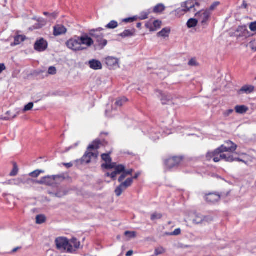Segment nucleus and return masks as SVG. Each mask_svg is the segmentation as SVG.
<instances>
[{"label":"nucleus","instance_id":"obj_1","mask_svg":"<svg viewBox=\"0 0 256 256\" xmlns=\"http://www.w3.org/2000/svg\"><path fill=\"white\" fill-rule=\"evenodd\" d=\"M94 41L88 34H84L80 36H75L69 39L66 42L67 47L74 52L82 51L91 47Z\"/></svg>","mask_w":256,"mask_h":256},{"label":"nucleus","instance_id":"obj_2","mask_svg":"<svg viewBox=\"0 0 256 256\" xmlns=\"http://www.w3.org/2000/svg\"><path fill=\"white\" fill-rule=\"evenodd\" d=\"M102 158L104 162L102 167L104 169L114 170L112 173L107 172L106 175L110 176L112 179H115L118 174H120L124 170V166L121 164L117 165L114 162H112V160L109 154H102Z\"/></svg>","mask_w":256,"mask_h":256},{"label":"nucleus","instance_id":"obj_3","mask_svg":"<svg viewBox=\"0 0 256 256\" xmlns=\"http://www.w3.org/2000/svg\"><path fill=\"white\" fill-rule=\"evenodd\" d=\"M181 8L175 10L176 15L180 16L190 12L194 13L200 8V4L198 0H187L181 4Z\"/></svg>","mask_w":256,"mask_h":256},{"label":"nucleus","instance_id":"obj_4","mask_svg":"<svg viewBox=\"0 0 256 256\" xmlns=\"http://www.w3.org/2000/svg\"><path fill=\"white\" fill-rule=\"evenodd\" d=\"M99 141L95 140L88 146L86 152L82 158L83 162L88 164L92 160L96 158L98 155L97 149L99 147Z\"/></svg>","mask_w":256,"mask_h":256},{"label":"nucleus","instance_id":"obj_5","mask_svg":"<svg viewBox=\"0 0 256 256\" xmlns=\"http://www.w3.org/2000/svg\"><path fill=\"white\" fill-rule=\"evenodd\" d=\"M103 30L104 29L102 28L92 29L89 31V33L88 34V36L92 38V37L95 38L99 46H102V47L105 46L108 43L107 40L103 38L104 35L102 32Z\"/></svg>","mask_w":256,"mask_h":256},{"label":"nucleus","instance_id":"obj_6","mask_svg":"<svg viewBox=\"0 0 256 256\" xmlns=\"http://www.w3.org/2000/svg\"><path fill=\"white\" fill-rule=\"evenodd\" d=\"M57 248L60 250L72 252V246L68 244V240L65 238L60 237L56 240Z\"/></svg>","mask_w":256,"mask_h":256},{"label":"nucleus","instance_id":"obj_7","mask_svg":"<svg viewBox=\"0 0 256 256\" xmlns=\"http://www.w3.org/2000/svg\"><path fill=\"white\" fill-rule=\"evenodd\" d=\"M210 16V10H199L195 14V16L203 26H207L208 24Z\"/></svg>","mask_w":256,"mask_h":256},{"label":"nucleus","instance_id":"obj_8","mask_svg":"<svg viewBox=\"0 0 256 256\" xmlns=\"http://www.w3.org/2000/svg\"><path fill=\"white\" fill-rule=\"evenodd\" d=\"M237 148V146L231 141H226L225 143L218 148L217 149L219 153L224 152H234Z\"/></svg>","mask_w":256,"mask_h":256},{"label":"nucleus","instance_id":"obj_9","mask_svg":"<svg viewBox=\"0 0 256 256\" xmlns=\"http://www.w3.org/2000/svg\"><path fill=\"white\" fill-rule=\"evenodd\" d=\"M162 21L159 20H150L147 22L145 24V26L150 32L156 31L160 29L162 26Z\"/></svg>","mask_w":256,"mask_h":256},{"label":"nucleus","instance_id":"obj_10","mask_svg":"<svg viewBox=\"0 0 256 256\" xmlns=\"http://www.w3.org/2000/svg\"><path fill=\"white\" fill-rule=\"evenodd\" d=\"M106 63L109 69L115 70L120 67L119 60L113 56L106 58Z\"/></svg>","mask_w":256,"mask_h":256},{"label":"nucleus","instance_id":"obj_11","mask_svg":"<svg viewBox=\"0 0 256 256\" xmlns=\"http://www.w3.org/2000/svg\"><path fill=\"white\" fill-rule=\"evenodd\" d=\"M180 157L174 156L166 160L165 162V164L167 169H170L179 164L182 162Z\"/></svg>","mask_w":256,"mask_h":256},{"label":"nucleus","instance_id":"obj_12","mask_svg":"<svg viewBox=\"0 0 256 256\" xmlns=\"http://www.w3.org/2000/svg\"><path fill=\"white\" fill-rule=\"evenodd\" d=\"M48 42L43 38L37 40L34 44V49L39 52L44 51L48 48Z\"/></svg>","mask_w":256,"mask_h":256},{"label":"nucleus","instance_id":"obj_13","mask_svg":"<svg viewBox=\"0 0 256 256\" xmlns=\"http://www.w3.org/2000/svg\"><path fill=\"white\" fill-rule=\"evenodd\" d=\"M219 159L220 161L223 160H224L226 162H232L234 161H238L246 164V162L242 160H241L238 158H234V156L232 154H225L224 153H220Z\"/></svg>","mask_w":256,"mask_h":256},{"label":"nucleus","instance_id":"obj_14","mask_svg":"<svg viewBox=\"0 0 256 256\" xmlns=\"http://www.w3.org/2000/svg\"><path fill=\"white\" fill-rule=\"evenodd\" d=\"M56 176H46L42 178L40 180L36 181V182L38 184H44L48 186L52 185L54 184Z\"/></svg>","mask_w":256,"mask_h":256},{"label":"nucleus","instance_id":"obj_15","mask_svg":"<svg viewBox=\"0 0 256 256\" xmlns=\"http://www.w3.org/2000/svg\"><path fill=\"white\" fill-rule=\"evenodd\" d=\"M219 154L217 149L214 151L208 152L206 156V160L209 162L213 160L215 162H220Z\"/></svg>","mask_w":256,"mask_h":256},{"label":"nucleus","instance_id":"obj_16","mask_svg":"<svg viewBox=\"0 0 256 256\" xmlns=\"http://www.w3.org/2000/svg\"><path fill=\"white\" fill-rule=\"evenodd\" d=\"M220 196L216 193H210L205 196L204 198L206 202L210 203H214L220 200Z\"/></svg>","mask_w":256,"mask_h":256},{"label":"nucleus","instance_id":"obj_17","mask_svg":"<svg viewBox=\"0 0 256 256\" xmlns=\"http://www.w3.org/2000/svg\"><path fill=\"white\" fill-rule=\"evenodd\" d=\"M67 29L62 24H57L54 27V35L58 36L65 34Z\"/></svg>","mask_w":256,"mask_h":256},{"label":"nucleus","instance_id":"obj_18","mask_svg":"<svg viewBox=\"0 0 256 256\" xmlns=\"http://www.w3.org/2000/svg\"><path fill=\"white\" fill-rule=\"evenodd\" d=\"M171 29L169 27L163 28L160 32L157 33V36L163 39H167L169 38Z\"/></svg>","mask_w":256,"mask_h":256},{"label":"nucleus","instance_id":"obj_19","mask_svg":"<svg viewBox=\"0 0 256 256\" xmlns=\"http://www.w3.org/2000/svg\"><path fill=\"white\" fill-rule=\"evenodd\" d=\"M21 112V110L20 108H16L14 110L13 112L8 111L6 113V114L8 116V117L4 118V120H12L16 118L18 116Z\"/></svg>","mask_w":256,"mask_h":256},{"label":"nucleus","instance_id":"obj_20","mask_svg":"<svg viewBox=\"0 0 256 256\" xmlns=\"http://www.w3.org/2000/svg\"><path fill=\"white\" fill-rule=\"evenodd\" d=\"M88 64L90 67L94 70H99L102 68V64L98 60H92L89 61Z\"/></svg>","mask_w":256,"mask_h":256},{"label":"nucleus","instance_id":"obj_21","mask_svg":"<svg viewBox=\"0 0 256 256\" xmlns=\"http://www.w3.org/2000/svg\"><path fill=\"white\" fill-rule=\"evenodd\" d=\"M254 90V87L252 85H246L243 86L239 91L240 94H250Z\"/></svg>","mask_w":256,"mask_h":256},{"label":"nucleus","instance_id":"obj_22","mask_svg":"<svg viewBox=\"0 0 256 256\" xmlns=\"http://www.w3.org/2000/svg\"><path fill=\"white\" fill-rule=\"evenodd\" d=\"M212 220V218L208 216H204L201 215L196 216V218L194 219L193 222L194 223L196 224H200L204 222H210Z\"/></svg>","mask_w":256,"mask_h":256},{"label":"nucleus","instance_id":"obj_23","mask_svg":"<svg viewBox=\"0 0 256 256\" xmlns=\"http://www.w3.org/2000/svg\"><path fill=\"white\" fill-rule=\"evenodd\" d=\"M68 244L72 246V252L75 251L80 246V242L75 238H72L70 240H68Z\"/></svg>","mask_w":256,"mask_h":256},{"label":"nucleus","instance_id":"obj_24","mask_svg":"<svg viewBox=\"0 0 256 256\" xmlns=\"http://www.w3.org/2000/svg\"><path fill=\"white\" fill-rule=\"evenodd\" d=\"M136 30L134 28L131 30H126L122 32L119 34L120 36L123 38L134 36L135 34Z\"/></svg>","mask_w":256,"mask_h":256},{"label":"nucleus","instance_id":"obj_25","mask_svg":"<svg viewBox=\"0 0 256 256\" xmlns=\"http://www.w3.org/2000/svg\"><path fill=\"white\" fill-rule=\"evenodd\" d=\"M236 32H240V34H237L238 36H248V32L245 26H239Z\"/></svg>","mask_w":256,"mask_h":256},{"label":"nucleus","instance_id":"obj_26","mask_svg":"<svg viewBox=\"0 0 256 256\" xmlns=\"http://www.w3.org/2000/svg\"><path fill=\"white\" fill-rule=\"evenodd\" d=\"M132 170L126 171L124 169L120 174H121L120 177L118 178V182H122L128 176H132Z\"/></svg>","mask_w":256,"mask_h":256},{"label":"nucleus","instance_id":"obj_27","mask_svg":"<svg viewBox=\"0 0 256 256\" xmlns=\"http://www.w3.org/2000/svg\"><path fill=\"white\" fill-rule=\"evenodd\" d=\"M26 40V36L22 35H18L14 38V43L11 44V46H15L20 44L21 42Z\"/></svg>","mask_w":256,"mask_h":256},{"label":"nucleus","instance_id":"obj_28","mask_svg":"<svg viewBox=\"0 0 256 256\" xmlns=\"http://www.w3.org/2000/svg\"><path fill=\"white\" fill-rule=\"evenodd\" d=\"M198 24V20L194 18H190L187 22L186 26L188 28H195Z\"/></svg>","mask_w":256,"mask_h":256},{"label":"nucleus","instance_id":"obj_29","mask_svg":"<svg viewBox=\"0 0 256 256\" xmlns=\"http://www.w3.org/2000/svg\"><path fill=\"white\" fill-rule=\"evenodd\" d=\"M248 110V108L244 105L236 106L235 107L236 112L240 114H245Z\"/></svg>","mask_w":256,"mask_h":256},{"label":"nucleus","instance_id":"obj_30","mask_svg":"<svg viewBox=\"0 0 256 256\" xmlns=\"http://www.w3.org/2000/svg\"><path fill=\"white\" fill-rule=\"evenodd\" d=\"M165 9V6L162 4H158L154 8V12L155 13H161Z\"/></svg>","mask_w":256,"mask_h":256},{"label":"nucleus","instance_id":"obj_31","mask_svg":"<svg viewBox=\"0 0 256 256\" xmlns=\"http://www.w3.org/2000/svg\"><path fill=\"white\" fill-rule=\"evenodd\" d=\"M124 235L127 238V240H130L136 236V232L134 231H126L124 232Z\"/></svg>","mask_w":256,"mask_h":256},{"label":"nucleus","instance_id":"obj_32","mask_svg":"<svg viewBox=\"0 0 256 256\" xmlns=\"http://www.w3.org/2000/svg\"><path fill=\"white\" fill-rule=\"evenodd\" d=\"M133 182V178H128L124 182L121 183L122 186H123L124 189L130 186Z\"/></svg>","mask_w":256,"mask_h":256},{"label":"nucleus","instance_id":"obj_33","mask_svg":"<svg viewBox=\"0 0 256 256\" xmlns=\"http://www.w3.org/2000/svg\"><path fill=\"white\" fill-rule=\"evenodd\" d=\"M46 220L45 216L43 214L38 215L36 216V223L37 224H42L44 223Z\"/></svg>","mask_w":256,"mask_h":256},{"label":"nucleus","instance_id":"obj_34","mask_svg":"<svg viewBox=\"0 0 256 256\" xmlns=\"http://www.w3.org/2000/svg\"><path fill=\"white\" fill-rule=\"evenodd\" d=\"M38 24L36 26V28H40L45 26L46 24V22L45 20L42 18H39L38 19Z\"/></svg>","mask_w":256,"mask_h":256},{"label":"nucleus","instance_id":"obj_35","mask_svg":"<svg viewBox=\"0 0 256 256\" xmlns=\"http://www.w3.org/2000/svg\"><path fill=\"white\" fill-rule=\"evenodd\" d=\"M118 26V24L116 21L112 20L106 26V28L108 29H114Z\"/></svg>","mask_w":256,"mask_h":256},{"label":"nucleus","instance_id":"obj_36","mask_svg":"<svg viewBox=\"0 0 256 256\" xmlns=\"http://www.w3.org/2000/svg\"><path fill=\"white\" fill-rule=\"evenodd\" d=\"M150 11L148 10L146 12H142L140 14V16L138 17V18L140 20H146L148 18V16L150 14Z\"/></svg>","mask_w":256,"mask_h":256},{"label":"nucleus","instance_id":"obj_37","mask_svg":"<svg viewBox=\"0 0 256 256\" xmlns=\"http://www.w3.org/2000/svg\"><path fill=\"white\" fill-rule=\"evenodd\" d=\"M166 250L162 247H159L155 249L154 250V256H158L160 254H162L165 252Z\"/></svg>","mask_w":256,"mask_h":256},{"label":"nucleus","instance_id":"obj_38","mask_svg":"<svg viewBox=\"0 0 256 256\" xmlns=\"http://www.w3.org/2000/svg\"><path fill=\"white\" fill-rule=\"evenodd\" d=\"M44 170H36L30 172L29 174V175L30 176L33 177V178H37L40 176V174L44 173Z\"/></svg>","mask_w":256,"mask_h":256},{"label":"nucleus","instance_id":"obj_39","mask_svg":"<svg viewBox=\"0 0 256 256\" xmlns=\"http://www.w3.org/2000/svg\"><path fill=\"white\" fill-rule=\"evenodd\" d=\"M124 190L125 189L124 188V186H122V184H120L118 188H116L115 190L116 194L118 196H120Z\"/></svg>","mask_w":256,"mask_h":256},{"label":"nucleus","instance_id":"obj_40","mask_svg":"<svg viewBox=\"0 0 256 256\" xmlns=\"http://www.w3.org/2000/svg\"><path fill=\"white\" fill-rule=\"evenodd\" d=\"M34 107L33 102H29L24 106V108L22 110V112H25L27 111L30 110Z\"/></svg>","mask_w":256,"mask_h":256},{"label":"nucleus","instance_id":"obj_41","mask_svg":"<svg viewBox=\"0 0 256 256\" xmlns=\"http://www.w3.org/2000/svg\"><path fill=\"white\" fill-rule=\"evenodd\" d=\"M249 28L252 32H256V21L250 22L249 24Z\"/></svg>","mask_w":256,"mask_h":256},{"label":"nucleus","instance_id":"obj_42","mask_svg":"<svg viewBox=\"0 0 256 256\" xmlns=\"http://www.w3.org/2000/svg\"><path fill=\"white\" fill-rule=\"evenodd\" d=\"M48 73L50 75H54L56 73V69L54 66H50L48 71Z\"/></svg>","mask_w":256,"mask_h":256},{"label":"nucleus","instance_id":"obj_43","mask_svg":"<svg viewBox=\"0 0 256 256\" xmlns=\"http://www.w3.org/2000/svg\"><path fill=\"white\" fill-rule=\"evenodd\" d=\"M18 166H16V164H14L12 170V172L10 173V176H16L18 173Z\"/></svg>","mask_w":256,"mask_h":256},{"label":"nucleus","instance_id":"obj_44","mask_svg":"<svg viewBox=\"0 0 256 256\" xmlns=\"http://www.w3.org/2000/svg\"><path fill=\"white\" fill-rule=\"evenodd\" d=\"M137 19H138V17L137 16H134L132 18H124L122 20V21L125 22H132Z\"/></svg>","mask_w":256,"mask_h":256},{"label":"nucleus","instance_id":"obj_45","mask_svg":"<svg viewBox=\"0 0 256 256\" xmlns=\"http://www.w3.org/2000/svg\"><path fill=\"white\" fill-rule=\"evenodd\" d=\"M126 98H120V99H118V100L116 102V104L118 106H122V104H124V103L125 102H126Z\"/></svg>","mask_w":256,"mask_h":256},{"label":"nucleus","instance_id":"obj_46","mask_svg":"<svg viewBox=\"0 0 256 256\" xmlns=\"http://www.w3.org/2000/svg\"><path fill=\"white\" fill-rule=\"evenodd\" d=\"M12 181L14 182V184L15 185H20L24 183L23 180L20 178L14 179L12 180Z\"/></svg>","mask_w":256,"mask_h":256},{"label":"nucleus","instance_id":"obj_47","mask_svg":"<svg viewBox=\"0 0 256 256\" xmlns=\"http://www.w3.org/2000/svg\"><path fill=\"white\" fill-rule=\"evenodd\" d=\"M162 218V215L160 214H154L151 216V219L154 220L156 219H160Z\"/></svg>","mask_w":256,"mask_h":256},{"label":"nucleus","instance_id":"obj_48","mask_svg":"<svg viewBox=\"0 0 256 256\" xmlns=\"http://www.w3.org/2000/svg\"><path fill=\"white\" fill-rule=\"evenodd\" d=\"M188 64L190 66H198V64L196 59L192 58L188 62Z\"/></svg>","mask_w":256,"mask_h":256},{"label":"nucleus","instance_id":"obj_49","mask_svg":"<svg viewBox=\"0 0 256 256\" xmlns=\"http://www.w3.org/2000/svg\"><path fill=\"white\" fill-rule=\"evenodd\" d=\"M250 47L253 51H256V42L254 41H252L250 43Z\"/></svg>","mask_w":256,"mask_h":256},{"label":"nucleus","instance_id":"obj_50","mask_svg":"<svg viewBox=\"0 0 256 256\" xmlns=\"http://www.w3.org/2000/svg\"><path fill=\"white\" fill-rule=\"evenodd\" d=\"M181 232V230L180 228L176 229L172 232L170 234V235L173 236H178L180 234Z\"/></svg>","mask_w":256,"mask_h":256},{"label":"nucleus","instance_id":"obj_51","mask_svg":"<svg viewBox=\"0 0 256 256\" xmlns=\"http://www.w3.org/2000/svg\"><path fill=\"white\" fill-rule=\"evenodd\" d=\"M220 4L219 2H215L210 8V10H214L216 6H218Z\"/></svg>","mask_w":256,"mask_h":256},{"label":"nucleus","instance_id":"obj_52","mask_svg":"<svg viewBox=\"0 0 256 256\" xmlns=\"http://www.w3.org/2000/svg\"><path fill=\"white\" fill-rule=\"evenodd\" d=\"M6 69V67L4 64H0V74Z\"/></svg>","mask_w":256,"mask_h":256},{"label":"nucleus","instance_id":"obj_53","mask_svg":"<svg viewBox=\"0 0 256 256\" xmlns=\"http://www.w3.org/2000/svg\"><path fill=\"white\" fill-rule=\"evenodd\" d=\"M233 112H234V110H228L224 112V115L226 116H228L230 114H232Z\"/></svg>","mask_w":256,"mask_h":256},{"label":"nucleus","instance_id":"obj_54","mask_svg":"<svg viewBox=\"0 0 256 256\" xmlns=\"http://www.w3.org/2000/svg\"><path fill=\"white\" fill-rule=\"evenodd\" d=\"M44 14L45 15V16H49L51 17H52V18H55V16L54 14H50L47 12H44Z\"/></svg>","mask_w":256,"mask_h":256},{"label":"nucleus","instance_id":"obj_55","mask_svg":"<svg viewBox=\"0 0 256 256\" xmlns=\"http://www.w3.org/2000/svg\"><path fill=\"white\" fill-rule=\"evenodd\" d=\"M132 254H133V251L132 250H128L126 253V256H131Z\"/></svg>","mask_w":256,"mask_h":256},{"label":"nucleus","instance_id":"obj_56","mask_svg":"<svg viewBox=\"0 0 256 256\" xmlns=\"http://www.w3.org/2000/svg\"><path fill=\"white\" fill-rule=\"evenodd\" d=\"M65 194H66L65 193H64L62 194L58 193V194H56V196H58V197H61V196H64Z\"/></svg>","mask_w":256,"mask_h":256},{"label":"nucleus","instance_id":"obj_57","mask_svg":"<svg viewBox=\"0 0 256 256\" xmlns=\"http://www.w3.org/2000/svg\"><path fill=\"white\" fill-rule=\"evenodd\" d=\"M140 174L139 172L137 173V174L135 175V176L132 178H133V180H134V178H137L138 177V176H140Z\"/></svg>","mask_w":256,"mask_h":256},{"label":"nucleus","instance_id":"obj_58","mask_svg":"<svg viewBox=\"0 0 256 256\" xmlns=\"http://www.w3.org/2000/svg\"><path fill=\"white\" fill-rule=\"evenodd\" d=\"M7 184H14V182L12 181V180H10L8 181L7 182Z\"/></svg>","mask_w":256,"mask_h":256},{"label":"nucleus","instance_id":"obj_59","mask_svg":"<svg viewBox=\"0 0 256 256\" xmlns=\"http://www.w3.org/2000/svg\"><path fill=\"white\" fill-rule=\"evenodd\" d=\"M18 249H20V248H18V247L14 248V249L12 250V252H16Z\"/></svg>","mask_w":256,"mask_h":256},{"label":"nucleus","instance_id":"obj_60","mask_svg":"<svg viewBox=\"0 0 256 256\" xmlns=\"http://www.w3.org/2000/svg\"><path fill=\"white\" fill-rule=\"evenodd\" d=\"M141 26H142V24L139 22V23H138L137 24H136V26L137 28H141Z\"/></svg>","mask_w":256,"mask_h":256},{"label":"nucleus","instance_id":"obj_61","mask_svg":"<svg viewBox=\"0 0 256 256\" xmlns=\"http://www.w3.org/2000/svg\"><path fill=\"white\" fill-rule=\"evenodd\" d=\"M66 165L68 167H70L72 166V164H66Z\"/></svg>","mask_w":256,"mask_h":256},{"label":"nucleus","instance_id":"obj_62","mask_svg":"<svg viewBox=\"0 0 256 256\" xmlns=\"http://www.w3.org/2000/svg\"><path fill=\"white\" fill-rule=\"evenodd\" d=\"M227 146H230V145H227Z\"/></svg>","mask_w":256,"mask_h":256},{"label":"nucleus","instance_id":"obj_63","mask_svg":"<svg viewBox=\"0 0 256 256\" xmlns=\"http://www.w3.org/2000/svg\"><path fill=\"white\" fill-rule=\"evenodd\" d=\"M106 114H108V111L107 110L106 111Z\"/></svg>","mask_w":256,"mask_h":256}]
</instances>
